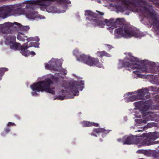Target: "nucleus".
<instances>
[{
    "mask_svg": "<svg viewBox=\"0 0 159 159\" xmlns=\"http://www.w3.org/2000/svg\"><path fill=\"white\" fill-rule=\"evenodd\" d=\"M130 3L134 7L133 11L140 12L142 13H147L150 18L153 21L152 25L157 35H159V21L153 8L152 5L148 3L144 0H136L130 1Z\"/></svg>",
    "mask_w": 159,
    "mask_h": 159,
    "instance_id": "1",
    "label": "nucleus"
},
{
    "mask_svg": "<svg viewBox=\"0 0 159 159\" xmlns=\"http://www.w3.org/2000/svg\"><path fill=\"white\" fill-rule=\"evenodd\" d=\"M58 81V77L53 75H51L50 77L45 79V80L34 83L30 86V87L33 91L36 90L38 92L44 91L54 95L55 94V91L54 90L55 87L50 88V87L53 84H57Z\"/></svg>",
    "mask_w": 159,
    "mask_h": 159,
    "instance_id": "2",
    "label": "nucleus"
},
{
    "mask_svg": "<svg viewBox=\"0 0 159 159\" xmlns=\"http://www.w3.org/2000/svg\"><path fill=\"white\" fill-rule=\"evenodd\" d=\"M114 38L118 39L122 37L128 38L132 37L141 38L145 34L139 31L135 30L130 26L125 25L122 27H119L116 29L114 31Z\"/></svg>",
    "mask_w": 159,
    "mask_h": 159,
    "instance_id": "3",
    "label": "nucleus"
},
{
    "mask_svg": "<svg viewBox=\"0 0 159 159\" xmlns=\"http://www.w3.org/2000/svg\"><path fill=\"white\" fill-rule=\"evenodd\" d=\"M84 80H80L76 81L73 80H72L69 81L66 88V89L69 91V92L73 94L72 96H69L68 98H66L65 96L59 95L58 96H56L54 98V100L56 99H58L61 100H63L65 98H73L74 96H78L79 95V92L78 90V88L77 87H80L79 89L80 91L83 90L84 88Z\"/></svg>",
    "mask_w": 159,
    "mask_h": 159,
    "instance_id": "4",
    "label": "nucleus"
},
{
    "mask_svg": "<svg viewBox=\"0 0 159 159\" xmlns=\"http://www.w3.org/2000/svg\"><path fill=\"white\" fill-rule=\"evenodd\" d=\"M129 57H126L124 58L126 61H129L130 65L131 66V69H137L143 72L146 71L147 65L154 66V63L149 62L148 60H139L138 58L132 56V53L130 52L128 53Z\"/></svg>",
    "mask_w": 159,
    "mask_h": 159,
    "instance_id": "5",
    "label": "nucleus"
},
{
    "mask_svg": "<svg viewBox=\"0 0 159 159\" xmlns=\"http://www.w3.org/2000/svg\"><path fill=\"white\" fill-rule=\"evenodd\" d=\"M30 3V2L24 3L21 6L18 3L15 5L16 7H18L17 9H20V8L19 7H20L21 8L23 9V11L25 12L26 16L28 19L34 20L37 18L40 19H45V17L44 16L38 14V12L34 11L36 7L33 4V3Z\"/></svg>",
    "mask_w": 159,
    "mask_h": 159,
    "instance_id": "6",
    "label": "nucleus"
},
{
    "mask_svg": "<svg viewBox=\"0 0 159 159\" xmlns=\"http://www.w3.org/2000/svg\"><path fill=\"white\" fill-rule=\"evenodd\" d=\"M73 54L75 56L77 60L79 61L82 62L90 66H96L99 68H104L102 64L99 62L98 58H93L84 54L80 55V53L77 49L74 50Z\"/></svg>",
    "mask_w": 159,
    "mask_h": 159,
    "instance_id": "7",
    "label": "nucleus"
},
{
    "mask_svg": "<svg viewBox=\"0 0 159 159\" xmlns=\"http://www.w3.org/2000/svg\"><path fill=\"white\" fill-rule=\"evenodd\" d=\"M143 137V141H141V146H149L151 145L159 144V141H154L159 138V132L155 131L148 134L143 133L140 136L141 139Z\"/></svg>",
    "mask_w": 159,
    "mask_h": 159,
    "instance_id": "8",
    "label": "nucleus"
},
{
    "mask_svg": "<svg viewBox=\"0 0 159 159\" xmlns=\"http://www.w3.org/2000/svg\"><path fill=\"white\" fill-rule=\"evenodd\" d=\"M48 63H44L45 69L59 71L65 75L66 74L67 70L61 67L62 62L60 60L52 58L48 61Z\"/></svg>",
    "mask_w": 159,
    "mask_h": 159,
    "instance_id": "9",
    "label": "nucleus"
},
{
    "mask_svg": "<svg viewBox=\"0 0 159 159\" xmlns=\"http://www.w3.org/2000/svg\"><path fill=\"white\" fill-rule=\"evenodd\" d=\"M4 38L5 39V44L9 46L11 49L14 50H19L21 45L19 43L16 42V37L14 36L9 35V34H6Z\"/></svg>",
    "mask_w": 159,
    "mask_h": 159,
    "instance_id": "10",
    "label": "nucleus"
},
{
    "mask_svg": "<svg viewBox=\"0 0 159 159\" xmlns=\"http://www.w3.org/2000/svg\"><path fill=\"white\" fill-rule=\"evenodd\" d=\"M102 16H100L98 19L97 20H94L93 21V24L94 27L97 26L99 28H104L105 25L106 24L108 26H111L114 28V25H113L114 22V19L112 18L109 20L103 19Z\"/></svg>",
    "mask_w": 159,
    "mask_h": 159,
    "instance_id": "11",
    "label": "nucleus"
},
{
    "mask_svg": "<svg viewBox=\"0 0 159 159\" xmlns=\"http://www.w3.org/2000/svg\"><path fill=\"white\" fill-rule=\"evenodd\" d=\"M135 107L134 109L138 110L141 113L143 111H147L152 105L151 100H148L143 102V101H139L133 103Z\"/></svg>",
    "mask_w": 159,
    "mask_h": 159,
    "instance_id": "12",
    "label": "nucleus"
},
{
    "mask_svg": "<svg viewBox=\"0 0 159 159\" xmlns=\"http://www.w3.org/2000/svg\"><path fill=\"white\" fill-rule=\"evenodd\" d=\"M123 139L124 140L122 141L123 145L138 144L140 143H141L142 140V139H141L140 136L138 138L137 136H134L132 135H130V136H125L123 137Z\"/></svg>",
    "mask_w": 159,
    "mask_h": 159,
    "instance_id": "13",
    "label": "nucleus"
},
{
    "mask_svg": "<svg viewBox=\"0 0 159 159\" xmlns=\"http://www.w3.org/2000/svg\"><path fill=\"white\" fill-rule=\"evenodd\" d=\"M98 12L97 14L90 10H87L85 11V16H88L86 18V20L90 21L93 27H94L93 24V22H94L93 21L94 20H98L100 16H103L104 14L103 12L99 11H98Z\"/></svg>",
    "mask_w": 159,
    "mask_h": 159,
    "instance_id": "14",
    "label": "nucleus"
},
{
    "mask_svg": "<svg viewBox=\"0 0 159 159\" xmlns=\"http://www.w3.org/2000/svg\"><path fill=\"white\" fill-rule=\"evenodd\" d=\"M12 7L10 6H7L0 7V17L5 19L12 15Z\"/></svg>",
    "mask_w": 159,
    "mask_h": 159,
    "instance_id": "15",
    "label": "nucleus"
},
{
    "mask_svg": "<svg viewBox=\"0 0 159 159\" xmlns=\"http://www.w3.org/2000/svg\"><path fill=\"white\" fill-rule=\"evenodd\" d=\"M12 23L7 22L0 24V35L2 33L11 34L12 31L10 28L11 27Z\"/></svg>",
    "mask_w": 159,
    "mask_h": 159,
    "instance_id": "16",
    "label": "nucleus"
},
{
    "mask_svg": "<svg viewBox=\"0 0 159 159\" xmlns=\"http://www.w3.org/2000/svg\"><path fill=\"white\" fill-rule=\"evenodd\" d=\"M28 43H24L23 45L21 46L19 50H20V53L25 57H28L30 55L32 56H34L35 55V53L33 51H32L30 52L27 49L28 48L30 47V46H28Z\"/></svg>",
    "mask_w": 159,
    "mask_h": 159,
    "instance_id": "17",
    "label": "nucleus"
},
{
    "mask_svg": "<svg viewBox=\"0 0 159 159\" xmlns=\"http://www.w3.org/2000/svg\"><path fill=\"white\" fill-rule=\"evenodd\" d=\"M143 120H145V123L146 124L147 121L150 120H153L155 119V114L152 112H148L147 111H143L141 113Z\"/></svg>",
    "mask_w": 159,
    "mask_h": 159,
    "instance_id": "18",
    "label": "nucleus"
},
{
    "mask_svg": "<svg viewBox=\"0 0 159 159\" xmlns=\"http://www.w3.org/2000/svg\"><path fill=\"white\" fill-rule=\"evenodd\" d=\"M149 62H152L154 63V66L151 65H147V69L148 70L145 72H148L149 73L157 74V73L159 74V64L158 62L156 63L153 62L149 61Z\"/></svg>",
    "mask_w": 159,
    "mask_h": 159,
    "instance_id": "19",
    "label": "nucleus"
},
{
    "mask_svg": "<svg viewBox=\"0 0 159 159\" xmlns=\"http://www.w3.org/2000/svg\"><path fill=\"white\" fill-rule=\"evenodd\" d=\"M12 25H11V27H13L17 30H19L24 32H27L30 29L29 26L22 25L21 24L15 22L12 23Z\"/></svg>",
    "mask_w": 159,
    "mask_h": 159,
    "instance_id": "20",
    "label": "nucleus"
},
{
    "mask_svg": "<svg viewBox=\"0 0 159 159\" xmlns=\"http://www.w3.org/2000/svg\"><path fill=\"white\" fill-rule=\"evenodd\" d=\"M144 154L148 157L152 156L155 158L153 159H159V151H157L155 150H145Z\"/></svg>",
    "mask_w": 159,
    "mask_h": 159,
    "instance_id": "21",
    "label": "nucleus"
},
{
    "mask_svg": "<svg viewBox=\"0 0 159 159\" xmlns=\"http://www.w3.org/2000/svg\"><path fill=\"white\" fill-rule=\"evenodd\" d=\"M119 62L118 64V68L120 69L122 68L123 67H129L131 69V66L130 65L129 63V61H126L124 59L123 60H119Z\"/></svg>",
    "mask_w": 159,
    "mask_h": 159,
    "instance_id": "22",
    "label": "nucleus"
},
{
    "mask_svg": "<svg viewBox=\"0 0 159 159\" xmlns=\"http://www.w3.org/2000/svg\"><path fill=\"white\" fill-rule=\"evenodd\" d=\"M149 90L148 88H145L144 89H139L137 91V93H139L137 95L139 99H143L144 95L148 94Z\"/></svg>",
    "mask_w": 159,
    "mask_h": 159,
    "instance_id": "23",
    "label": "nucleus"
},
{
    "mask_svg": "<svg viewBox=\"0 0 159 159\" xmlns=\"http://www.w3.org/2000/svg\"><path fill=\"white\" fill-rule=\"evenodd\" d=\"M111 130H106L102 128H94L93 130L94 132H96L97 133H102V136L103 137L106 136L107 134Z\"/></svg>",
    "mask_w": 159,
    "mask_h": 159,
    "instance_id": "24",
    "label": "nucleus"
},
{
    "mask_svg": "<svg viewBox=\"0 0 159 159\" xmlns=\"http://www.w3.org/2000/svg\"><path fill=\"white\" fill-rule=\"evenodd\" d=\"M139 99L138 95H132L126 97L125 99L126 102H133L135 101L137 99Z\"/></svg>",
    "mask_w": 159,
    "mask_h": 159,
    "instance_id": "25",
    "label": "nucleus"
},
{
    "mask_svg": "<svg viewBox=\"0 0 159 159\" xmlns=\"http://www.w3.org/2000/svg\"><path fill=\"white\" fill-rule=\"evenodd\" d=\"M97 55L100 57H102L103 56L110 57H111V55L107 53L105 51L102 52H98L97 53Z\"/></svg>",
    "mask_w": 159,
    "mask_h": 159,
    "instance_id": "26",
    "label": "nucleus"
},
{
    "mask_svg": "<svg viewBox=\"0 0 159 159\" xmlns=\"http://www.w3.org/2000/svg\"><path fill=\"white\" fill-rule=\"evenodd\" d=\"M123 23V20L121 19L117 18L113 23V25H114V28H116L119 25H122Z\"/></svg>",
    "mask_w": 159,
    "mask_h": 159,
    "instance_id": "27",
    "label": "nucleus"
},
{
    "mask_svg": "<svg viewBox=\"0 0 159 159\" xmlns=\"http://www.w3.org/2000/svg\"><path fill=\"white\" fill-rule=\"evenodd\" d=\"M26 40L28 42L34 41H39L40 40L38 36H35L34 37H30L27 38Z\"/></svg>",
    "mask_w": 159,
    "mask_h": 159,
    "instance_id": "28",
    "label": "nucleus"
},
{
    "mask_svg": "<svg viewBox=\"0 0 159 159\" xmlns=\"http://www.w3.org/2000/svg\"><path fill=\"white\" fill-rule=\"evenodd\" d=\"M8 69L7 68L4 67L0 69V80L2 79V77L3 75L4 72L8 71Z\"/></svg>",
    "mask_w": 159,
    "mask_h": 159,
    "instance_id": "29",
    "label": "nucleus"
},
{
    "mask_svg": "<svg viewBox=\"0 0 159 159\" xmlns=\"http://www.w3.org/2000/svg\"><path fill=\"white\" fill-rule=\"evenodd\" d=\"M82 124L83 127H88L92 126V122L88 121H84L82 122Z\"/></svg>",
    "mask_w": 159,
    "mask_h": 159,
    "instance_id": "30",
    "label": "nucleus"
},
{
    "mask_svg": "<svg viewBox=\"0 0 159 159\" xmlns=\"http://www.w3.org/2000/svg\"><path fill=\"white\" fill-rule=\"evenodd\" d=\"M30 45L29 46H30V47L33 46L35 48H39V41H37L36 42L30 43Z\"/></svg>",
    "mask_w": 159,
    "mask_h": 159,
    "instance_id": "31",
    "label": "nucleus"
},
{
    "mask_svg": "<svg viewBox=\"0 0 159 159\" xmlns=\"http://www.w3.org/2000/svg\"><path fill=\"white\" fill-rule=\"evenodd\" d=\"M148 89L149 91H157L159 92V89H157L156 86H151L148 87Z\"/></svg>",
    "mask_w": 159,
    "mask_h": 159,
    "instance_id": "32",
    "label": "nucleus"
},
{
    "mask_svg": "<svg viewBox=\"0 0 159 159\" xmlns=\"http://www.w3.org/2000/svg\"><path fill=\"white\" fill-rule=\"evenodd\" d=\"M144 121L145 120H143V119H135V121L136 124H142V123L145 124Z\"/></svg>",
    "mask_w": 159,
    "mask_h": 159,
    "instance_id": "33",
    "label": "nucleus"
},
{
    "mask_svg": "<svg viewBox=\"0 0 159 159\" xmlns=\"http://www.w3.org/2000/svg\"><path fill=\"white\" fill-rule=\"evenodd\" d=\"M17 38L18 40L24 42L25 39L20 34H18L17 36Z\"/></svg>",
    "mask_w": 159,
    "mask_h": 159,
    "instance_id": "34",
    "label": "nucleus"
},
{
    "mask_svg": "<svg viewBox=\"0 0 159 159\" xmlns=\"http://www.w3.org/2000/svg\"><path fill=\"white\" fill-rule=\"evenodd\" d=\"M34 92H32L31 93V95L33 96H37L39 95V94L37 93V92H38L36 90L33 91Z\"/></svg>",
    "mask_w": 159,
    "mask_h": 159,
    "instance_id": "35",
    "label": "nucleus"
},
{
    "mask_svg": "<svg viewBox=\"0 0 159 159\" xmlns=\"http://www.w3.org/2000/svg\"><path fill=\"white\" fill-rule=\"evenodd\" d=\"M134 93H137V91H135L134 92H132L127 93L124 94V96H125V95L129 96V95H131Z\"/></svg>",
    "mask_w": 159,
    "mask_h": 159,
    "instance_id": "36",
    "label": "nucleus"
},
{
    "mask_svg": "<svg viewBox=\"0 0 159 159\" xmlns=\"http://www.w3.org/2000/svg\"><path fill=\"white\" fill-rule=\"evenodd\" d=\"M60 1L61 2L65 3L67 4H69L71 3V2L70 0H60Z\"/></svg>",
    "mask_w": 159,
    "mask_h": 159,
    "instance_id": "37",
    "label": "nucleus"
},
{
    "mask_svg": "<svg viewBox=\"0 0 159 159\" xmlns=\"http://www.w3.org/2000/svg\"><path fill=\"white\" fill-rule=\"evenodd\" d=\"M145 150L144 149H139L136 152L137 153L144 154Z\"/></svg>",
    "mask_w": 159,
    "mask_h": 159,
    "instance_id": "38",
    "label": "nucleus"
},
{
    "mask_svg": "<svg viewBox=\"0 0 159 159\" xmlns=\"http://www.w3.org/2000/svg\"><path fill=\"white\" fill-rule=\"evenodd\" d=\"M92 125L96 127H98L99 126V125L97 123L92 122Z\"/></svg>",
    "mask_w": 159,
    "mask_h": 159,
    "instance_id": "39",
    "label": "nucleus"
},
{
    "mask_svg": "<svg viewBox=\"0 0 159 159\" xmlns=\"http://www.w3.org/2000/svg\"><path fill=\"white\" fill-rule=\"evenodd\" d=\"M16 124L14 123H12L11 122H9L7 126H12V125H16Z\"/></svg>",
    "mask_w": 159,
    "mask_h": 159,
    "instance_id": "40",
    "label": "nucleus"
},
{
    "mask_svg": "<svg viewBox=\"0 0 159 159\" xmlns=\"http://www.w3.org/2000/svg\"><path fill=\"white\" fill-rule=\"evenodd\" d=\"M4 130L6 132V133H7L9 132L10 131V129L9 128H7V127H6L5 129H4Z\"/></svg>",
    "mask_w": 159,
    "mask_h": 159,
    "instance_id": "41",
    "label": "nucleus"
},
{
    "mask_svg": "<svg viewBox=\"0 0 159 159\" xmlns=\"http://www.w3.org/2000/svg\"><path fill=\"white\" fill-rule=\"evenodd\" d=\"M114 27H113V28H112V27H109V28H108V30L110 31V32L111 33H112V30L113 29H114Z\"/></svg>",
    "mask_w": 159,
    "mask_h": 159,
    "instance_id": "42",
    "label": "nucleus"
},
{
    "mask_svg": "<svg viewBox=\"0 0 159 159\" xmlns=\"http://www.w3.org/2000/svg\"><path fill=\"white\" fill-rule=\"evenodd\" d=\"M94 132H93L91 133V134L93 136H95L96 137H97V136L96 134H95L94 133Z\"/></svg>",
    "mask_w": 159,
    "mask_h": 159,
    "instance_id": "43",
    "label": "nucleus"
},
{
    "mask_svg": "<svg viewBox=\"0 0 159 159\" xmlns=\"http://www.w3.org/2000/svg\"><path fill=\"white\" fill-rule=\"evenodd\" d=\"M139 71L137 70H136V71H133V73H134L135 74H136L137 75H139V74L138 73L139 72Z\"/></svg>",
    "mask_w": 159,
    "mask_h": 159,
    "instance_id": "44",
    "label": "nucleus"
},
{
    "mask_svg": "<svg viewBox=\"0 0 159 159\" xmlns=\"http://www.w3.org/2000/svg\"><path fill=\"white\" fill-rule=\"evenodd\" d=\"M117 140L119 142H121L122 143V141L124 140H123V138L122 139H117Z\"/></svg>",
    "mask_w": 159,
    "mask_h": 159,
    "instance_id": "45",
    "label": "nucleus"
},
{
    "mask_svg": "<svg viewBox=\"0 0 159 159\" xmlns=\"http://www.w3.org/2000/svg\"><path fill=\"white\" fill-rule=\"evenodd\" d=\"M67 90H65L63 89L61 90V92L62 93H67Z\"/></svg>",
    "mask_w": 159,
    "mask_h": 159,
    "instance_id": "46",
    "label": "nucleus"
},
{
    "mask_svg": "<svg viewBox=\"0 0 159 159\" xmlns=\"http://www.w3.org/2000/svg\"><path fill=\"white\" fill-rule=\"evenodd\" d=\"M135 116L137 118H140L141 117V116L140 115H137V114H135Z\"/></svg>",
    "mask_w": 159,
    "mask_h": 159,
    "instance_id": "47",
    "label": "nucleus"
},
{
    "mask_svg": "<svg viewBox=\"0 0 159 159\" xmlns=\"http://www.w3.org/2000/svg\"><path fill=\"white\" fill-rule=\"evenodd\" d=\"M124 120H125V121H126L127 120V116H125L124 117Z\"/></svg>",
    "mask_w": 159,
    "mask_h": 159,
    "instance_id": "48",
    "label": "nucleus"
},
{
    "mask_svg": "<svg viewBox=\"0 0 159 159\" xmlns=\"http://www.w3.org/2000/svg\"><path fill=\"white\" fill-rule=\"evenodd\" d=\"M1 135L2 136H5L6 135V134L5 133H1Z\"/></svg>",
    "mask_w": 159,
    "mask_h": 159,
    "instance_id": "49",
    "label": "nucleus"
},
{
    "mask_svg": "<svg viewBox=\"0 0 159 159\" xmlns=\"http://www.w3.org/2000/svg\"><path fill=\"white\" fill-rule=\"evenodd\" d=\"M147 125L148 126V127H151L152 126V125H151V124H150L149 123H148V125Z\"/></svg>",
    "mask_w": 159,
    "mask_h": 159,
    "instance_id": "50",
    "label": "nucleus"
},
{
    "mask_svg": "<svg viewBox=\"0 0 159 159\" xmlns=\"http://www.w3.org/2000/svg\"><path fill=\"white\" fill-rule=\"evenodd\" d=\"M129 11H128V12H126V13H125V15H129Z\"/></svg>",
    "mask_w": 159,
    "mask_h": 159,
    "instance_id": "51",
    "label": "nucleus"
},
{
    "mask_svg": "<svg viewBox=\"0 0 159 159\" xmlns=\"http://www.w3.org/2000/svg\"><path fill=\"white\" fill-rule=\"evenodd\" d=\"M15 117L17 118V119L19 120L20 119V117L17 115H16Z\"/></svg>",
    "mask_w": 159,
    "mask_h": 159,
    "instance_id": "52",
    "label": "nucleus"
},
{
    "mask_svg": "<svg viewBox=\"0 0 159 159\" xmlns=\"http://www.w3.org/2000/svg\"><path fill=\"white\" fill-rule=\"evenodd\" d=\"M108 46H109L108 48H109V49H111V48H112V47L110 45H108Z\"/></svg>",
    "mask_w": 159,
    "mask_h": 159,
    "instance_id": "53",
    "label": "nucleus"
},
{
    "mask_svg": "<svg viewBox=\"0 0 159 159\" xmlns=\"http://www.w3.org/2000/svg\"><path fill=\"white\" fill-rule=\"evenodd\" d=\"M150 2H154L156 1V0H149Z\"/></svg>",
    "mask_w": 159,
    "mask_h": 159,
    "instance_id": "54",
    "label": "nucleus"
},
{
    "mask_svg": "<svg viewBox=\"0 0 159 159\" xmlns=\"http://www.w3.org/2000/svg\"><path fill=\"white\" fill-rule=\"evenodd\" d=\"M2 43H3L2 41H0V45H2Z\"/></svg>",
    "mask_w": 159,
    "mask_h": 159,
    "instance_id": "55",
    "label": "nucleus"
},
{
    "mask_svg": "<svg viewBox=\"0 0 159 159\" xmlns=\"http://www.w3.org/2000/svg\"><path fill=\"white\" fill-rule=\"evenodd\" d=\"M98 3H101V1L100 0H98Z\"/></svg>",
    "mask_w": 159,
    "mask_h": 159,
    "instance_id": "56",
    "label": "nucleus"
},
{
    "mask_svg": "<svg viewBox=\"0 0 159 159\" xmlns=\"http://www.w3.org/2000/svg\"><path fill=\"white\" fill-rule=\"evenodd\" d=\"M127 70H129V71H130V69H129V68H128V69H126Z\"/></svg>",
    "mask_w": 159,
    "mask_h": 159,
    "instance_id": "57",
    "label": "nucleus"
},
{
    "mask_svg": "<svg viewBox=\"0 0 159 159\" xmlns=\"http://www.w3.org/2000/svg\"><path fill=\"white\" fill-rule=\"evenodd\" d=\"M77 17L78 18H79L80 16L79 15H77Z\"/></svg>",
    "mask_w": 159,
    "mask_h": 159,
    "instance_id": "58",
    "label": "nucleus"
},
{
    "mask_svg": "<svg viewBox=\"0 0 159 159\" xmlns=\"http://www.w3.org/2000/svg\"><path fill=\"white\" fill-rule=\"evenodd\" d=\"M100 141L101 142H102V139H100Z\"/></svg>",
    "mask_w": 159,
    "mask_h": 159,
    "instance_id": "59",
    "label": "nucleus"
},
{
    "mask_svg": "<svg viewBox=\"0 0 159 159\" xmlns=\"http://www.w3.org/2000/svg\"><path fill=\"white\" fill-rule=\"evenodd\" d=\"M79 115H81V112H80L78 113Z\"/></svg>",
    "mask_w": 159,
    "mask_h": 159,
    "instance_id": "60",
    "label": "nucleus"
},
{
    "mask_svg": "<svg viewBox=\"0 0 159 159\" xmlns=\"http://www.w3.org/2000/svg\"><path fill=\"white\" fill-rule=\"evenodd\" d=\"M20 34L22 35H24V34L22 33H19Z\"/></svg>",
    "mask_w": 159,
    "mask_h": 159,
    "instance_id": "61",
    "label": "nucleus"
},
{
    "mask_svg": "<svg viewBox=\"0 0 159 159\" xmlns=\"http://www.w3.org/2000/svg\"><path fill=\"white\" fill-rule=\"evenodd\" d=\"M13 135H16V134H13Z\"/></svg>",
    "mask_w": 159,
    "mask_h": 159,
    "instance_id": "62",
    "label": "nucleus"
},
{
    "mask_svg": "<svg viewBox=\"0 0 159 159\" xmlns=\"http://www.w3.org/2000/svg\"><path fill=\"white\" fill-rule=\"evenodd\" d=\"M74 75L75 76H76V75Z\"/></svg>",
    "mask_w": 159,
    "mask_h": 159,
    "instance_id": "63",
    "label": "nucleus"
},
{
    "mask_svg": "<svg viewBox=\"0 0 159 159\" xmlns=\"http://www.w3.org/2000/svg\"><path fill=\"white\" fill-rule=\"evenodd\" d=\"M25 37L26 38H27V36H25Z\"/></svg>",
    "mask_w": 159,
    "mask_h": 159,
    "instance_id": "64",
    "label": "nucleus"
}]
</instances>
